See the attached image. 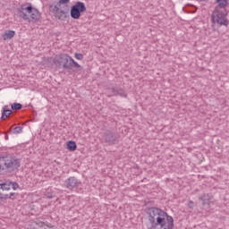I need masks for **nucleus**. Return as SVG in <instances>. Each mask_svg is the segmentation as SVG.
Segmentation results:
<instances>
[{"label": "nucleus", "mask_w": 229, "mask_h": 229, "mask_svg": "<svg viewBox=\"0 0 229 229\" xmlns=\"http://www.w3.org/2000/svg\"><path fill=\"white\" fill-rule=\"evenodd\" d=\"M148 229H174V218L159 208H148L147 210Z\"/></svg>", "instance_id": "f257e3e1"}, {"label": "nucleus", "mask_w": 229, "mask_h": 229, "mask_svg": "<svg viewBox=\"0 0 229 229\" xmlns=\"http://www.w3.org/2000/svg\"><path fill=\"white\" fill-rule=\"evenodd\" d=\"M218 4L211 15V20L215 24H219V26H228L229 22L226 19V4H228V0H216Z\"/></svg>", "instance_id": "f03ea898"}, {"label": "nucleus", "mask_w": 229, "mask_h": 229, "mask_svg": "<svg viewBox=\"0 0 229 229\" xmlns=\"http://www.w3.org/2000/svg\"><path fill=\"white\" fill-rule=\"evenodd\" d=\"M54 64L56 67H62L63 69H68L72 71V69H80L81 65L76 63L74 59L68 54H59L54 58Z\"/></svg>", "instance_id": "7ed1b4c3"}, {"label": "nucleus", "mask_w": 229, "mask_h": 229, "mask_svg": "<svg viewBox=\"0 0 229 229\" xmlns=\"http://www.w3.org/2000/svg\"><path fill=\"white\" fill-rule=\"evenodd\" d=\"M19 167H21L19 159L12 156L0 157V173L1 171H4V173H13V171H16Z\"/></svg>", "instance_id": "20e7f679"}, {"label": "nucleus", "mask_w": 229, "mask_h": 229, "mask_svg": "<svg viewBox=\"0 0 229 229\" xmlns=\"http://www.w3.org/2000/svg\"><path fill=\"white\" fill-rule=\"evenodd\" d=\"M71 0H59V3L55 5H51L52 12L55 17L62 19V17H67L71 9L69 7V3Z\"/></svg>", "instance_id": "39448f33"}, {"label": "nucleus", "mask_w": 229, "mask_h": 229, "mask_svg": "<svg viewBox=\"0 0 229 229\" xmlns=\"http://www.w3.org/2000/svg\"><path fill=\"white\" fill-rule=\"evenodd\" d=\"M85 12H87L85 3L77 2L74 5L71 7L70 15L72 19L78 20L81 17V13H85Z\"/></svg>", "instance_id": "423d86ee"}, {"label": "nucleus", "mask_w": 229, "mask_h": 229, "mask_svg": "<svg viewBox=\"0 0 229 229\" xmlns=\"http://www.w3.org/2000/svg\"><path fill=\"white\" fill-rule=\"evenodd\" d=\"M103 140L109 146H114L119 142V135L115 134V132L112 131H106L103 134Z\"/></svg>", "instance_id": "0eeeda50"}, {"label": "nucleus", "mask_w": 229, "mask_h": 229, "mask_svg": "<svg viewBox=\"0 0 229 229\" xmlns=\"http://www.w3.org/2000/svg\"><path fill=\"white\" fill-rule=\"evenodd\" d=\"M28 13L30 15V22H38L40 19L42 18V14H40V12L38 11V9L33 8V5L29 4V8H27Z\"/></svg>", "instance_id": "6e6552de"}, {"label": "nucleus", "mask_w": 229, "mask_h": 229, "mask_svg": "<svg viewBox=\"0 0 229 229\" xmlns=\"http://www.w3.org/2000/svg\"><path fill=\"white\" fill-rule=\"evenodd\" d=\"M30 4H23L17 9L18 17H20V19H23V21H28V22H31V20L28 15Z\"/></svg>", "instance_id": "1a4fd4ad"}, {"label": "nucleus", "mask_w": 229, "mask_h": 229, "mask_svg": "<svg viewBox=\"0 0 229 229\" xmlns=\"http://www.w3.org/2000/svg\"><path fill=\"white\" fill-rule=\"evenodd\" d=\"M81 182L78 180L75 176L69 177L65 182H64V187L68 189L69 191H74V189L80 187V184Z\"/></svg>", "instance_id": "9d476101"}, {"label": "nucleus", "mask_w": 229, "mask_h": 229, "mask_svg": "<svg viewBox=\"0 0 229 229\" xmlns=\"http://www.w3.org/2000/svg\"><path fill=\"white\" fill-rule=\"evenodd\" d=\"M0 189H2L4 192H8L11 189L17 191V189H19V183L6 181L4 182H0Z\"/></svg>", "instance_id": "9b49d317"}, {"label": "nucleus", "mask_w": 229, "mask_h": 229, "mask_svg": "<svg viewBox=\"0 0 229 229\" xmlns=\"http://www.w3.org/2000/svg\"><path fill=\"white\" fill-rule=\"evenodd\" d=\"M17 196H19V194L15 192L8 193L6 191H3V189H0V202L4 201V199H17Z\"/></svg>", "instance_id": "f8f14e48"}, {"label": "nucleus", "mask_w": 229, "mask_h": 229, "mask_svg": "<svg viewBox=\"0 0 229 229\" xmlns=\"http://www.w3.org/2000/svg\"><path fill=\"white\" fill-rule=\"evenodd\" d=\"M112 92H113V96H121V98H127V94L126 91H124V89H121V88H117V87H113L111 89Z\"/></svg>", "instance_id": "ddd939ff"}, {"label": "nucleus", "mask_w": 229, "mask_h": 229, "mask_svg": "<svg viewBox=\"0 0 229 229\" xmlns=\"http://www.w3.org/2000/svg\"><path fill=\"white\" fill-rule=\"evenodd\" d=\"M15 37L14 30H7L3 34V39L4 40H12Z\"/></svg>", "instance_id": "4468645a"}, {"label": "nucleus", "mask_w": 229, "mask_h": 229, "mask_svg": "<svg viewBox=\"0 0 229 229\" xmlns=\"http://www.w3.org/2000/svg\"><path fill=\"white\" fill-rule=\"evenodd\" d=\"M8 106H5L3 107V113H2V117L1 119L4 120L6 119V117H10L11 114H12V110L7 109Z\"/></svg>", "instance_id": "2eb2a0df"}, {"label": "nucleus", "mask_w": 229, "mask_h": 229, "mask_svg": "<svg viewBox=\"0 0 229 229\" xmlns=\"http://www.w3.org/2000/svg\"><path fill=\"white\" fill-rule=\"evenodd\" d=\"M78 145H76V141L70 140L67 142V150L68 151H76Z\"/></svg>", "instance_id": "dca6fc26"}, {"label": "nucleus", "mask_w": 229, "mask_h": 229, "mask_svg": "<svg viewBox=\"0 0 229 229\" xmlns=\"http://www.w3.org/2000/svg\"><path fill=\"white\" fill-rule=\"evenodd\" d=\"M200 201H202V205H208L210 201V195L204 194L202 197L199 198Z\"/></svg>", "instance_id": "f3484780"}, {"label": "nucleus", "mask_w": 229, "mask_h": 229, "mask_svg": "<svg viewBox=\"0 0 229 229\" xmlns=\"http://www.w3.org/2000/svg\"><path fill=\"white\" fill-rule=\"evenodd\" d=\"M12 110H21L22 108V105L21 103H13L11 105Z\"/></svg>", "instance_id": "a211bd4d"}, {"label": "nucleus", "mask_w": 229, "mask_h": 229, "mask_svg": "<svg viewBox=\"0 0 229 229\" xmlns=\"http://www.w3.org/2000/svg\"><path fill=\"white\" fill-rule=\"evenodd\" d=\"M23 127L18 126L15 127L13 131V133H22Z\"/></svg>", "instance_id": "6ab92c4d"}, {"label": "nucleus", "mask_w": 229, "mask_h": 229, "mask_svg": "<svg viewBox=\"0 0 229 229\" xmlns=\"http://www.w3.org/2000/svg\"><path fill=\"white\" fill-rule=\"evenodd\" d=\"M74 56L77 60H83V55L81 54L75 53Z\"/></svg>", "instance_id": "aec40b11"}, {"label": "nucleus", "mask_w": 229, "mask_h": 229, "mask_svg": "<svg viewBox=\"0 0 229 229\" xmlns=\"http://www.w3.org/2000/svg\"><path fill=\"white\" fill-rule=\"evenodd\" d=\"M188 207H189V208H194V202L189 201Z\"/></svg>", "instance_id": "412c9836"}, {"label": "nucleus", "mask_w": 229, "mask_h": 229, "mask_svg": "<svg viewBox=\"0 0 229 229\" xmlns=\"http://www.w3.org/2000/svg\"><path fill=\"white\" fill-rule=\"evenodd\" d=\"M5 140H8V135H5Z\"/></svg>", "instance_id": "4be33fe9"}]
</instances>
